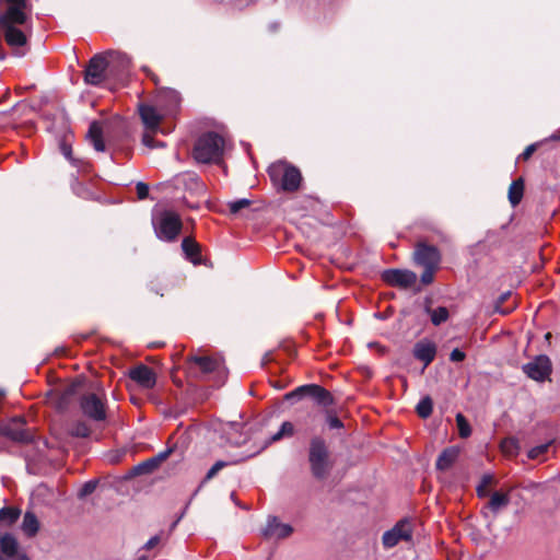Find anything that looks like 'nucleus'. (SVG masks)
I'll list each match as a JSON object with an SVG mask.
<instances>
[{
	"label": "nucleus",
	"instance_id": "nucleus-1",
	"mask_svg": "<svg viewBox=\"0 0 560 560\" xmlns=\"http://www.w3.org/2000/svg\"><path fill=\"white\" fill-rule=\"evenodd\" d=\"M27 0H0V35L13 49L27 44L31 18Z\"/></svg>",
	"mask_w": 560,
	"mask_h": 560
},
{
	"label": "nucleus",
	"instance_id": "nucleus-2",
	"mask_svg": "<svg viewBox=\"0 0 560 560\" xmlns=\"http://www.w3.org/2000/svg\"><path fill=\"white\" fill-rule=\"evenodd\" d=\"M308 464L312 476L317 480L326 479L334 467L327 443L322 436H313L310 441Z\"/></svg>",
	"mask_w": 560,
	"mask_h": 560
},
{
	"label": "nucleus",
	"instance_id": "nucleus-3",
	"mask_svg": "<svg viewBox=\"0 0 560 560\" xmlns=\"http://www.w3.org/2000/svg\"><path fill=\"white\" fill-rule=\"evenodd\" d=\"M223 150L224 139L217 132L209 131L196 140L192 156L198 163H217L221 160Z\"/></svg>",
	"mask_w": 560,
	"mask_h": 560
},
{
	"label": "nucleus",
	"instance_id": "nucleus-4",
	"mask_svg": "<svg viewBox=\"0 0 560 560\" xmlns=\"http://www.w3.org/2000/svg\"><path fill=\"white\" fill-rule=\"evenodd\" d=\"M152 223L158 238L165 242L176 240L183 226L179 215L168 210L154 215Z\"/></svg>",
	"mask_w": 560,
	"mask_h": 560
},
{
	"label": "nucleus",
	"instance_id": "nucleus-5",
	"mask_svg": "<svg viewBox=\"0 0 560 560\" xmlns=\"http://www.w3.org/2000/svg\"><path fill=\"white\" fill-rule=\"evenodd\" d=\"M268 174L275 184H280L281 189L285 191H295L299 189L302 176L300 171L284 163H275L268 168Z\"/></svg>",
	"mask_w": 560,
	"mask_h": 560
},
{
	"label": "nucleus",
	"instance_id": "nucleus-6",
	"mask_svg": "<svg viewBox=\"0 0 560 560\" xmlns=\"http://www.w3.org/2000/svg\"><path fill=\"white\" fill-rule=\"evenodd\" d=\"M82 415L93 422H102L107 418L105 395L98 393L82 394L79 399Z\"/></svg>",
	"mask_w": 560,
	"mask_h": 560
},
{
	"label": "nucleus",
	"instance_id": "nucleus-7",
	"mask_svg": "<svg viewBox=\"0 0 560 560\" xmlns=\"http://www.w3.org/2000/svg\"><path fill=\"white\" fill-rule=\"evenodd\" d=\"M304 397L312 398L317 405L323 407H328L334 404V397L330 392L317 384L302 385L284 395L285 400L293 402Z\"/></svg>",
	"mask_w": 560,
	"mask_h": 560
},
{
	"label": "nucleus",
	"instance_id": "nucleus-8",
	"mask_svg": "<svg viewBox=\"0 0 560 560\" xmlns=\"http://www.w3.org/2000/svg\"><path fill=\"white\" fill-rule=\"evenodd\" d=\"M109 61L107 55L97 54L93 56L84 70V81L90 85H100L107 78Z\"/></svg>",
	"mask_w": 560,
	"mask_h": 560
},
{
	"label": "nucleus",
	"instance_id": "nucleus-9",
	"mask_svg": "<svg viewBox=\"0 0 560 560\" xmlns=\"http://www.w3.org/2000/svg\"><path fill=\"white\" fill-rule=\"evenodd\" d=\"M0 435L19 443H28L33 439L32 433L25 428L24 419L21 417L0 423Z\"/></svg>",
	"mask_w": 560,
	"mask_h": 560
},
{
	"label": "nucleus",
	"instance_id": "nucleus-10",
	"mask_svg": "<svg viewBox=\"0 0 560 560\" xmlns=\"http://www.w3.org/2000/svg\"><path fill=\"white\" fill-rule=\"evenodd\" d=\"M412 538V524L408 520L399 521L392 529L383 534L382 542L384 548L390 549L400 541H410Z\"/></svg>",
	"mask_w": 560,
	"mask_h": 560
},
{
	"label": "nucleus",
	"instance_id": "nucleus-11",
	"mask_svg": "<svg viewBox=\"0 0 560 560\" xmlns=\"http://www.w3.org/2000/svg\"><path fill=\"white\" fill-rule=\"evenodd\" d=\"M523 372L532 380L544 382L551 373V362L547 355H538L522 366Z\"/></svg>",
	"mask_w": 560,
	"mask_h": 560
},
{
	"label": "nucleus",
	"instance_id": "nucleus-12",
	"mask_svg": "<svg viewBox=\"0 0 560 560\" xmlns=\"http://www.w3.org/2000/svg\"><path fill=\"white\" fill-rule=\"evenodd\" d=\"M413 258L422 267L438 268L441 261V254L435 246L418 243L415 248Z\"/></svg>",
	"mask_w": 560,
	"mask_h": 560
},
{
	"label": "nucleus",
	"instance_id": "nucleus-13",
	"mask_svg": "<svg viewBox=\"0 0 560 560\" xmlns=\"http://www.w3.org/2000/svg\"><path fill=\"white\" fill-rule=\"evenodd\" d=\"M383 280L393 287L411 288L417 281V275L407 269H387L382 275Z\"/></svg>",
	"mask_w": 560,
	"mask_h": 560
},
{
	"label": "nucleus",
	"instance_id": "nucleus-14",
	"mask_svg": "<svg viewBox=\"0 0 560 560\" xmlns=\"http://www.w3.org/2000/svg\"><path fill=\"white\" fill-rule=\"evenodd\" d=\"M293 533V527L290 524L281 523L277 516L270 515L267 518L266 526L261 529L265 538L283 539Z\"/></svg>",
	"mask_w": 560,
	"mask_h": 560
},
{
	"label": "nucleus",
	"instance_id": "nucleus-15",
	"mask_svg": "<svg viewBox=\"0 0 560 560\" xmlns=\"http://www.w3.org/2000/svg\"><path fill=\"white\" fill-rule=\"evenodd\" d=\"M188 361L199 368L202 376H207L213 373L219 376L223 375V365L219 359L206 355H191Z\"/></svg>",
	"mask_w": 560,
	"mask_h": 560
},
{
	"label": "nucleus",
	"instance_id": "nucleus-16",
	"mask_svg": "<svg viewBox=\"0 0 560 560\" xmlns=\"http://www.w3.org/2000/svg\"><path fill=\"white\" fill-rule=\"evenodd\" d=\"M413 357L423 362L424 368L433 362L436 355V346L433 341L422 339L413 346Z\"/></svg>",
	"mask_w": 560,
	"mask_h": 560
},
{
	"label": "nucleus",
	"instance_id": "nucleus-17",
	"mask_svg": "<svg viewBox=\"0 0 560 560\" xmlns=\"http://www.w3.org/2000/svg\"><path fill=\"white\" fill-rule=\"evenodd\" d=\"M129 377L143 388H152L156 383V376L152 369L144 364H140L131 369L128 373Z\"/></svg>",
	"mask_w": 560,
	"mask_h": 560
},
{
	"label": "nucleus",
	"instance_id": "nucleus-18",
	"mask_svg": "<svg viewBox=\"0 0 560 560\" xmlns=\"http://www.w3.org/2000/svg\"><path fill=\"white\" fill-rule=\"evenodd\" d=\"M156 102L164 114L172 115L179 106L180 96L175 90H166L158 95Z\"/></svg>",
	"mask_w": 560,
	"mask_h": 560
},
{
	"label": "nucleus",
	"instance_id": "nucleus-19",
	"mask_svg": "<svg viewBox=\"0 0 560 560\" xmlns=\"http://www.w3.org/2000/svg\"><path fill=\"white\" fill-rule=\"evenodd\" d=\"M139 114L145 128L154 132L160 125L161 114L151 105H140Z\"/></svg>",
	"mask_w": 560,
	"mask_h": 560
},
{
	"label": "nucleus",
	"instance_id": "nucleus-20",
	"mask_svg": "<svg viewBox=\"0 0 560 560\" xmlns=\"http://www.w3.org/2000/svg\"><path fill=\"white\" fill-rule=\"evenodd\" d=\"M182 249L185 253L186 257L195 265L199 264L201 260L200 247L199 245L190 237H185L182 242Z\"/></svg>",
	"mask_w": 560,
	"mask_h": 560
},
{
	"label": "nucleus",
	"instance_id": "nucleus-21",
	"mask_svg": "<svg viewBox=\"0 0 560 560\" xmlns=\"http://www.w3.org/2000/svg\"><path fill=\"white\" fill-rule=\"evenodd\" d=\"M458 450L455 447L445 448L436 459V468L440 470L448 469L457 459Z\"/></svg>",
	"mask_w": 560,
	"mask_h": 560
},
{
	"label": "nucleus",
	"instance_id": "nucleus-22",
	"mask_svg": "<svg viewBox=\"0 0 560 560\" xmlns=\"http://www.w3.org/2000/svg\"><path fill=\"white\" fill-rule=\"evenodd\" d=\"M18 541L11 534H4L0 537V553H4L8 558H12L18 552Z\"/></svg>",
	"mask_w": 560,
	"mask_h": 560
},
{
	"label": "nucleus",
	"instance_id": "nucleus-23",
	"mask_svg": "<svg viewBox=\"0 0 560 560\" xmlns=\"http://www.w3.org/2000/svg\"><path fill=\"white\" fill-rule=\"evenodd\" d=\"M155 469H158L156 464L152 460V458L145 459L138 465L133 466L127 477H137L142 475L152 474Z\"/></svg>",
	"mask_w": 560,
	"mask_h": 560
},
{
	"label": "nucleus",
	"instance_id": "nucleus-24",
	"mask_svg": "<svg viewBox=\"0 0 560 560\" xmlns=\"http://www.w3.org/2000/svg\"><path fill=\"white\" fill-rule=\"evenodd\" d=\"M509 503V495L497 491L492 493L488 503V509L495 515L501 509L508 506Z\"/></svg>",
	"mask_w": 560,
	"mask_h": 560
},
{
	"label": "nucleus",
	"instance_id": "nucleus-25",
	"mask_svg": "<svg viewBox=\"0 0 560 560\" xmlns=\"http://www.w3.org/2000/svg\"><path fill=\"white\" fill-rule=\"evenodd\" d=\"M425 312L434 326L445 323L450 316L448 310L444 306H439L438 308L425 307Z\"/></svg>",
	"mask_w": 560,
	"mask_h": 560
},
{
	"label": "nucleus",
	"instance_id": "nucleus-26",
	"mask_svg": "<svg viewBox=\"0 0 560 560\" xmlns=\"http://www.w3.org/2000/svg\"><path fill=\"white\" fill-rule=\"evenodd\" d=\"M524 191V183L523 180L516 179L513 180L509 188V200L512 206H516L521 202Z\"/></svg>",
	"mask_w": 560,
	"mask_h": 560
},
{
	"label": "nucleus",
	"instance_id": "nucleus-27",
	"mask_svg": "<svg viewBox=\"0 0 560 560\" xmlns=\"http://www.w3.org/2000/svg\"><path fill=\"white\" fill-rule=\"evenodd\" d=\"M38 528H39V524H38L36 516L31 512H26L23 517V523H22L23 532L27 536H34L38 532Z\"/></svg>",
	"mask_w": 560,
	"mask_h": 560
},
{
	"label": "nucleus",
	"instance_id": "nucleus-28",
	"mask_svg": "<svg viewBox=\"0 0 560 560\" xmlns=\"http://www.w3.org/2000/svg\"><path fill=\"white\" fill-rule=\"evenodd\" d=\"M89 136L91 138L94 149L98 152H103L105 150V144L102 139V130L96 122L91 124L89 129Z\"/></svg>",
	"mask_w": 560,
	"mask_h": 560
},
{
	"label": "nucleus",
	"instance_id": "nucleus-29",
	"mask_svg": "<svg viewBox=\"0 0 560 560\" xmlns=\"http://www.w3.org/2000/svg\"><path fill=\"white\" fill-rule=\"evenodd\" d=\"M80 386H81L80 382H73V383L67 385L62 389L58 407L65 408L70 402L71 397L78 393V389Z\"/></svg>",
	"mask_w": 560,
	"mask_h": 560
},
{
	"label": "nucleus",
	"instance_id": "nucleus-30",
	"mask_svg": "<svg viewBox=\"0 0 560 560\" xmlns=\"http://www.w3.org/2000/svg\"><path fill=\"white\" fill-rule=\"evenodd\" d=\"M69 434L74 438H88L91 434V428L85 421H74L69 428Z\"/></svg>",
	"mask_w": 560,
	"mask_h": 560
},
{
	"label": "nucleus",
	"instance_id": "nucleus-31",
	"mask_svg": "<svg viewBox=\"0 0 560 560\" xmlns=\"http://www.w3.org/2000/svg\"><path fill=\"white\" fill-rule=\"evenodd\" d=\"M511 298V292L508 291L505 293H502L499 299L497 300L495 304H494V311L499 314H502V315H508L510 314L516 306V303L515 302H512L510 305L508 306H504L503 303Z\"/></svg>",
	"mask_w": 560,
	"mask_h": 560
},
{
	"label": "nucleus",
	"instance_id": "nucleus-32",
	"mask_svg": "<svg viewBox=\"0 0 560 560\" xmlns=\"http://www.w3.org/2000/svg\"><path fill=\"white\" fill-rule=\"evenodd\" d=\"M500 446L505 455L516 456L520 453V442L516 438H505Z\"/></svg>",
	"mask_w": 560,
	"mask_h": 560
},
{
	"label": "nucleus",
	"instance_id": "nucleus-33",
	"mask_svg": "<svg viewBox=\"0 0 560 560\" xmlns=\"http://www.w3.org/2000/svg\"><path fill=\"white\" fill-rule=\"evenodd\" d=\"M295 432V428H294V424L290 421H284L282 422L280 429L278 430V432H276L272 436H271V442H277V441H280L284 438H291L293 436Z\"/></svg>",
	"mask_w": 560,
	"mask_h": 560
},
{
	"label": "nucleus",
	"instance_id": "nucleus-34",
	"mask_svg": "<svg viewBox=\"0 0 560 560\" xmlns=\"http://www.w3.org/2000/svg\"><path fill=\"white\" fill-rule=\"evenodd\" d=\"M433 409L432 399L429 396L423 397L417 404L416 411L418 416L422 419H427L431 416Z\"/></svg>",
	"mask_w": 560,
	"mask_h": 560
},
{
	"label": "nucleus",
	"instance_id": "nucleus-35",
	"mask_svg": "<svg viewBox=\"0 0 560 560\" xmlns=\"http://www.w3.org/2000/svg\"><path fill=\"white\" fill-rule=\"evenodd\" d=\"M456 424H457L458 434L460 438L467 439L468 436H470V434H471L470 424L468 423L467 419L462 413L456 415Z\"/></svg>",
	"mask_w": 560,
	"mask_h": 560
},
{
	"label": "nucleus",
	"instance_id": "nucleus-36",
	"mask_svg": "<svg viewBox=\"0 0 560 560\" xmlns=\"http://www.w3.org/2000/svg\"><path fill=\"white\" fill-rule=\"evenodd\" d=\"M552 442H547V443H544V444H540V445H537V446H534L532 447L528 452H527V457L529 459H539L541 458L549 450V447L551 446Z\"/></svg>",
	"mask_w": 560,
	"mask_h": 560
},
{
	"label": "nucleus",
	"instance_id": "nucleus-37",
	"mask_svg": "<svg viewBox=\"0 0 560 560\" xmlns=\"http://www.w3.org/2000/svg\"><path fill=\"white\" fill-rule=\"evenodd\" d=\"M20 516V511L12 508H3L0 510V520L8 524L14 523Z\"/></svg>",
	"mask_w": 560,
	"mask_h": 560
},
{
	"label": "nucleus",
	"instance_id": "nucleus-38",
	"mask_svg": "<svg viewBox=\"0 0 560 560\" xmlns=\"http://www.w3.org/2000/svg\"><path fill=\"white\" fill-rule=\"evenodd\" d=\"M250 203H252V201L249 199L242 198V199H237V200H234V201H230L228 203V206H229L230 212L232 214H236L242 209H245V208L249 207Z\"/></svg>",
	"mask_w": 560,
	"mask_h": 560
},
{
	"label": "nucleus",
	"instance_id": "nucleus-39",
	"mask_svg": "<svg viewBox=\"0 0 560 560\" xmlns=\"http://www.w3.org/2000/svg\"><path fill=\"white\" fill-rule=\"evenodd\" d=\"M230 463L225 460L215 462L212 467L208 470L202 482L211 480L220 470L229 466Z\"/></svg>",
	"mask_w": 560,
	"mask_h": 560
},
{
	"label": "nucleus",
	"instance_id": "nucleus-40",
	"mask_svg": "<svg viewBox=\"0 0 560 560\" xmlns=\"http://www.w3.org/2000/svg\"><path fill=\"white\" fill-rule=\"evenodd\" d=\"M326 423L329 427V429H341V428H343V424H342L341 420L331 410H327L326 411Z\"/></svg>",
	"mask_w": 560,
	"mask_h": 560
},
{
	"label": "nucleus",
	"instance_id": "nucleus-41",
	"mask_svg": "<svg viewBox=\"0 0 560 560\" xmlns=\"http://www.w3.org/2000/svg\"><path fill=\"white\" fill-rule=\"evenodd\" d=\"M96 487H97V480L86 481L79 490V493H78L79 498H85V497L92 494L95 491Z\"/></svg>",
	"mask_w": 560,
	"mask_h": 560
},
{
	"label": "nucleus",
	"instance_id": "nucleus-42",
	"mask_svg": "<svg viewBox=\"0 0 560 560\" xmlns=\"http://www.w3.org/2000/svg\"><path fill=\"white\" fill-rule=\"evenodd\" d=\"M142 143L145 147L151 148V149L164 145L162 142L155 141L153 136L151 135V132L143 133V136H142Z\"/></svg>",
	"mask_w": 560,
	"mask_h": 560
},
{
	"label": "nucleus",
	"instance_id": "nucleus-43",
	"mask_svg": "<svg viewBox=\"0 0 560 560\" xmlns=\"http://www.w3.org/2000/svg\"><path fill=\"white\" fill-rule=\"evenodd\" d=\"M424 271L421 275V282L423 284H430L433 281L434 271L436 268L423 267Z\"/></svg>",
	"mask_w": 560,
	"mask_h": 560
},
{
	"label": "nucleus",
	"instance_id": "nucleus-44",
	"mask_svg": "<svg viewBox=\"0 0 560 560\" xmlns=\"http://www.w3.org/2000/svg\"><path fill=\"white\" fill-rule=\"evenodd\" d=\"M172 453V448H167L165 451H162L160 452L159 454H156L155 456L151 457L152 460L154 462V464H156V467L159 468V466L167 459V457L171 455Z\"/></svg>",
	"mask_w": 560,
	"mask_h": 560
},
{
	"label": "nucleus",
	"instance_id": "nucleus-45",
	"mask_svg": "<svg viewBox=\"0 0 560 560\" xmlns=\"http://www.w3.org/2000/svg\"><path fill=\"white\" fill-rule=\"evenodd\" d=\"M137 196L139 199H145L149 196V186L142 182L136 185Z\"/></svg>",
	"mask_w": 560,
	"mask_h": 560
},
{
	"label": "nucleus",
	"instance_id": "nucleus-46",
	"mask_svg": "<svg viewBox=\"0 0 560 560\" xmlns=\"http://www.w3.org/2000/svg\"><path fill=\"white\" fill-rule=\"evenodd\" d=\"M539 145H540V142H535V143L527 145L526 149L523 151V153L520 155V158H522L523 160H528Z\"/></svg>",
	"mask_w": 560,
	"mask_h": 560
},
{
	"label": "nucleus",
	"instance_id": "nucleus-47",
	"mask_svg": "<svg viewBox=\"0 0 560 560\" xmlns=\"http://www.w3.org/2000/svg\"><path fill=\"white\" fill-rule=\"evenodd\" d=\"M466 358V354L460 349L456 348L454 349L450 354V360L452 362H462Z\"/></svg>",
	"mask_w": 560,
	"mask_h": 560
},
{
	"label": "nucleus",
	"instance_id": "nucleus-48",
	"mask_svg": "<svg viewBox=\"0 0 560 560\" xmlns=\"http://www.w3.org/2000/svg\"><path fill=\"white\" fill-rule=\"evenodd\" d=\"M160 542V536L155 535L151 537L144 545V549L150 550Z\"/></svg>",
	"mask_w": 560,
	"mask_h": 560
},
{
	"label": "nucleus",
	"instance_id": "nucleus-49",
	"mask_svg": "<svg viewBox=\"0 0 560 560\" xmlns=\"http://www.w3.org/2000/svg\"><path fill=\"white\" fill-rule=\"evenodd\" d=\"M62 153L63 155L69 160V161H73L72 159V151H71V148L68 147V145H62Z\"/></svg>",
	"mask_w": 560,
	"mask_h": 560
},
{
	"label": "nucleus",
	"instance_id": "nucleus-50",
	"mask_svg": "<svg viewBox=\"0 0 560 560\" xmlns=\"http://www.w3.org/2000/svg\"><path fill=\"white\" fill-rule=\"evenodd\" d=\"M486 486H482V485H479L477 487V493L479 497H486L487 495V490H486Z\"/></svg>",
	"mask_w": 560,
	"mask_h": 560
},
{
	"label": "nucleus",
	"instance_id": "nucleus-51",
	"mask_svg": "<svg viewBox=\"0 0 560 560\" xmlns=\"http://www.w3.org/2000/svg\"><path fill=\"white\" fill-rule=\"evenodd\" d=\"M491 481H492V476H490V475H485V476L482 477V482H481V485L487 487L488 485H490V483H491Z\"/></svg>",
	"mask_w": 560,
	"mask_h": 560
},
{
	"label": "nucleus",
	"instance_id": "nucleus-52",
	"mask_svg": "<svg viewBox=\"0 0 560 560\" xmlns=\"http://www.w3.org/2000/svg\"><path fill=\"white\" fill-rule=\"evenodd\" d=\"M550 140H560V133H553L549 137Z\"/></svg>",
	"mask_w": 560,
	"mask_h": 560
},
{
	"label": "nucleus",
	"instance_id": "nucleus-53",
	"mask_svg": "<svg viewBox=\"0 0 560 560\" xmlns=\"http://www.w3.org/2000/svg\"><path fill=\"white\" fill-rule=\"evenodd\" d=\"M188 179L191 180V182H196L197 178L195 175L190 174V175H187Z\"/></svg>",
	"mask_w": 560,
	"mask_h": 560
},
{
	"label": "nucleus",
	"instance_id": "nucleus-54",
	"mask_svg": "<svg viewBox=\"0 0 560 560\" xmlns=\"http://www.w3.org/2000/svg\"><path fill=\"white\" fill-rule=\"evenodd\" d=\"M19 560H30V559L27 558V556L22 555V556L19 558Z\"/></svg>",
	"mask_w": 560,
	"mask_h": 560
},
{
	"label": "nucleus",
	"instance_id": "nucleus-55",
	"mask_svg": "<svg viewBox=\"0 0 560 560\" xmlns=\"http://www.w3.org/2000/svg\"><path fill=\"white\" fill-rule=\"evenodd\" d=\"M5 58V54L0 52V60H3Z\"/></svg>",
	"mask_w": 560,
	"mask_h": 560
},
{
	"label": "nucleus",
	"instance_id": "nucleus-56",
	"mask_svg": "<svg viewBox=\"0 0 560 560\" xmlns=\"http://www.w3.org/2000/svg\"><path fill=\"white\" fill-rule=\"evenodd\" d=\"M119 56L122 58V62H128V60H127V57H126V56H121V55H119Z\"/></svg>",
	"mask_w": 560,
	"mask_h": 560
},
{
	"label": "nucleus",
	"instance_id": "nucleus-57",
	"mask_svg": "<svg viewBox=\"0 0 560 560\" xmlns=\"http://www.w3.org/2000/svg\"><path fill=\"white\" fill-rule=\"evenodd\" d=\"M275 386H276L278 389H281V388H282V386L280 385V383H277Z\"/></svg>",
	"mask_w": 560,
	"mask_h": 560
},
{
	"label": "nucleus",
	"instance_id": "nucleus-58",
	"mask_svg": "<svg viewBox=\"0 0 560 560\" xmlns=\"http://www.w3.org/2000/svg\"><path fill=\"white\" fill-rule=\"evenodd\" d=\"M275 386H276L278 389H281V388H282V386L280 385V383H277Z\"/></svg>",
	"mask_w": 560,
	"mask_h": 560
},
{
	"label": "nucleus",
	"instance_id": "nucleus-59",
	"mask_svg": "<svg viewBox=\"0 0 560 560\" xmlns=\"http://www.w3.org/2000/svg\"><path fill=\"white\" fill-rule=\"evenodd\" d=\"M138 560H145V557H141V558H140V559H138Z\"/></svg>",
	"mask_w": 560,
	"mask_h": 560
},
{
	"label": "nucleus",
	"instance_id": "nucleus-60",
	"mask_svg": "<svg viewBox=\"0 0 560 560\" xmlns=\"http://www.w3.org/2000/svg\"><path fill=\"white\" fill-rule=\"evenodd\" d=\"M3 394H4V393H3V390H2V389H0V395H3Z\"/></svg>",
	"mask_w": 560,
	"mask_h": 560
}]
</instances>
